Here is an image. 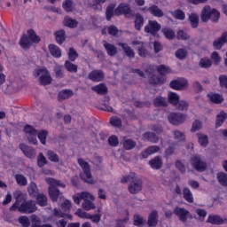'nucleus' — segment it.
<instances>
[{"label":"nucleus","instance_id":"nucleus-8","mask_svg":"<svg viewBox=\"0 0 227 227\" xmlns=\"http://www.w3.org/2000/svg\"><path fill=\"white\" fill-rule=\"evenodd\" d=\"M36 75H41L39 77V82L43 86H47L52 82V77L49 74V71L46 68L38 69L36 71Z\"/></svg>","mask_w":227,"mask_h":227},{"label":"nucleus","instance_id":"nucleus-15","mask_svg":"<svg viewBox=\"0 0 227 227\" xmlns=\"http://www.w3.org/2000/svg\"><path fill=\"white\" fill-rule=\"evenodd\" d=\"M20 149L21 150V152H23L24 155H26V157H27L28 159H35V157H36V151L29 145L20 144Z\"/></svg>","mask_w":227,"mask_h":227},{"label":"nucleus","instance_id":"nucleus-30","mask_svg":"<svg viewBox=\"0 0 227 227\" xmlns=\"http://www.w3.org/2000/svg\"><path fill=\"white\" fill-rule=\"evenodd\" d=\"M47 155H48V159H49V160H51V162H59V165L63 166V160H59V156L58 155V153H54L51 150H48Z\"/></svg>","mask_w":227,"mask_h":227},{"label":"nucleus","instance_id":"nucleus-26","mask_svg":"<svg viewBox=\"0 0 227 227\" xmlns=\"http://www.w3.org/2000/svg\"><path fill=\"white\" fill-rule=\"evenodd\" d=\"M91 90L98 93V95H107V86H106L104 83H99L98 85L93 86Z\"/></svg>","mask_w":227,"mask_h":227},{"label":"nucleus","instance_id":"nucleus-11","mask_svg":"<svg viewBox=\"0 0 227 227\" xmlns=\"http://www.w3.org/2000/svg\"><path fill=\"white\" fill-rule=\"evenodd\" d=\"M143 189V180L141 178H134L129 185V192L130 194H137Z\"/></svg>","mask_w":227,"mask_h":227},{"label":"nucleus","instance_id":"nucleus-61","mask_svg":"<svg viewBox=\"0 0 227 227\" xmlns=\"http://www.w3.org/2000/svg\"><path fill=\"white\" fill-rule=\"evenodd\" d=\"M65 67L67 68V70H68V72H77V65H74L68 60L66 61Z\"/></svg>","mask_w":227,"mask_h":227},{"label":"nucleus","instance_id":"nucleus-24","mask_svg":"<svg viewBox=\"0 0 227 227\" xmlns=\"http://www.w3.org/2000/svg\"><path fill=\"white\" fill-rule=\"evenodd\" d=\"M135 29L137 31H141V27H143V26L145 25V18L143 17V15H141V13H137L135 16Z\"/></svg>","mask_w":227,"mask_h":227},{"label":"nucleus","instance_id":"nucleus-45","mask_svg":"<svg viewBox=\"0 0 227 227\" xmlns=\"http://www.w3.org/2000/svg\"><path fill=\"white\" fill-rule=\"evenodd\" d=\"M189 20L191 22L192 27H193V29H196V27H198V26L200 24V17H198V14L192 13L189 16Z\"/></svg>","mask_w":227,"mask_h":227},{"label":"nucleus","instance_id":"nucleus-43","mask_svg":"<svg viewBox=\"0 0 227 227\" xmlns=\"http://www.w3.org/2000/svg\"><path fill=\"white\" fill-rule=\"evenodd\" d=\"M106 3V0H93L92 3L89 4V8H92V10H102V4Z\"/></svg>","mask_w":227,"mask_h":227},{"label":"nucleus","instance_id":"nucleus-46","mask_svg":"<svg viewBox=\"0 0 227 227\" xmlns=\"http://www.w3.org/2000/svg\"><path fill=\"white\" fill-rule=\"evenodd\" d=\"M168 102L173 106H178V103L180 102V96L175 92H169Z\"/></svg>","mask_w":227,"mask_h":227},{"label":"nucleus","instance_id":"nucleus-34","mask_svg":"<svg viewBox=\"0 0 227 227\" xmlns=\"http://www.w3.org/2000/svg\"><path fill=\"white\" fill-rule=\"evenodd\" d=\"M23 132H25L26 134V137H29V136H38V130H36L35 129H34L33 126L27 124L24 129H23Z\"/></svg>","mask_w":227,"mask_h":227},{"label":"nucleus","instance_id":"nucleus-47","mask_svg":"<svg viewBox=\"0 0 227 227\" xmlns=\"http://www.w3.org/2000/svg\"><path fill=\"white\" fill-rule=\"evenodd\" d=\"M63 10L67 12V13H70V12H74V1L72 0H65L62 4Z\"/></svg>","mask_w":227,"mask_h":227},{"label":"nucleus","instance_id":"nucleus-2","mask_svg":"<svg viewBox=\"0 0 227 227\" xmlns=\"http://www.w3.org/2000/svg\"><path fill=\"white\" fill-rule=\"evenodd\" d=\"M219 19H221V12L215 8H211L209 5H206L203 7L200 13V20L202 22H211L217 23L219 22Z\"/></svg>","mask_w":227,"mask_h":227},{"label":"nucleus","instance_id":"nucleus-54","mask_svg":"<svg viewBox=\"0 0 227 227\" xmlns=\"http://www.w3.org/2000/svg\"><path fill=\"white\" fill-rule=\"evenodd\" d=\"M30 221L32 223L31 227H42V219H40L38 215H32L30 216Z\"/></svg>","mask_w":227,"mask_h":227},{"label":"nucleus","instance_id":"nucleus-28","mask_svg":"<svg viewBox=\"0 0 227 227\" xmlns=\"http://www.w3.org/2000/svg\"><path fill=\"white\" fill-rule=\"evenodd\" d=\"M55 38H56L57 43L61 45L67 40V33L63 29L57 31L55 32Z\"/></svg>","mask_w":227,"mask_h":227},{"label":"nucleus","instance_id":"nucleus-60","mask_svg":"<svg viewBox=\"0 0 227 227\" xmlns=\"http://www.w3.org/2000/svg\"><path fill=\"white\" fill-rule=\"evenodd\" d=\"M187 56V51L185 49H178L176 51V58H177V59H185Z\"/></svg>","mask_w":227,"mask_h":227},{"label":"nucleus","instance_id":"nucleus-32","mask_svg":"<svg viewBox=\"0 0 227 227\" xmlns=\"http://www.w3.org/2000/svg\"><path fill=\"white\" fill-rule=\"evenodd\" d=\"M64 25L67 27H70V29H74V27H77V26H79V22L77 21V20H74L70 17H66Z\"/></svg>","mask_w":227,"mask_h":227},{"label":"nucleus","instance_id":"nucleus-29","mask_svg":"<svg viewBox=\"0 0 227 227\" xmlns=\"http://www.w3.org/2000/svg\"><path fill=\"white\" fill-rule=\"evenodd\" d=\"M216 180L222 187H227V174L224 172H219L216 174Z\"/></svg>","mask_w":227,"mask_h":227},{"label":"nucleus","instance_id":"nucleus-31","mask_svg":"<svg viewBox=\"0 0 227 227\" xmlns=\"http://www.w3.org/2000/svg\"><path fill=\"white\" fill-rule=\"evenodd\" d=\"M47 136H49V131L45 129L37 130V137L43 145H47Z\"/></svg>","mask_w":227,"mask_h":227},{"label":"nucleus","instance_id":"nucleus-1","mask_svg":"<svg viewBox=\"0 0 227 227\" xmlns=\"http://www.w3.org/2000/svg\"><path fill=\"white\" fill-rule=\"evenodd\" d=\"M46 182L50 185L48 189V192L51 201H58V198H62L63 196V193L59 192V189H58V187L65 188L67 187V185L61 183V181L56 180L52 177L46 178Z\"/></svg>","mask_w":227,"mask_h":227},{"label":"nucleus","instance_id":"nucleus-22","mask_svg":"<svg viewBox=\"0 0 227 227\" xmlns=\"http://www.w3.org/2000/svg\"><path fill=\"white\" fill-rule=\"evenodd\" d=\"M209 224H224V220L218 215H209L207 220Z\"/></svg>","mask_w":227,"mask_h":227},{"label":"nucleus","instance_id":"nucleus-33","mask_svg":"<svg viewBox=\"0 0 227 227\" xmlns=\"http://www.w3.org/2000/svg\"><path fill=\"white\" fill-rule=\"evenodd\" d=\"M153 105L156 107H168V100L160 96L153 99Z\"/></svg>","mask_w":227,"mask_h":227},{"label":"nucleus","instance_id":"nucleus-56","mask_svg":"<svg viewBox=\"0 0 227 227\" xmlns=\"http://www.w3.org/2000/svg\"><path fill=\"white\" fill-rule=\"evenodd\" d=\"M199 67L200 68H210L212 67V60L207 58L201 59L199 62Z\"/></svg>","mask_w":227,"mask_h":227},{"label":"nucleus","instance_id":"nucleus-59","mask_svg":"<svg viewBox=\"0 0 227 227\" xmlns=\"http://www.w3.org/2000/svg\"><path fill=\"white\" fill-rule=\"evenodd\" d=\"M198 137L200 146H203V148L208 146V137L207 135H199Z\"/></svg>","mask_w":227,"mask_h":227},{"label":"nucleus","instance_id":"nucleus-16","mask_svg":"<svg viewBox=\"0 0 227 227\" xmlns=\"http://www.w3.org/2000/svg\"><path fill=\"white\" fill-rule=\"evenodd\" d=\"M147 12L153 15V17H156L157 19H162L164 17V11L160 9L156 4H152L148 7Z\"/></svg>","mask_w":227,"mask_h":227},{"label":"nucleus","instance_id":"nucleus-64","mask_svg":"<svg viewBox=\"0 0 227 227\" xmlns=\"http://www.w3.org/2000/svg\"><path fill=\"white\" fill-rule=\"evenodd\" d=\"M221 88H225L227 90V75H220L218 78Z\"/></svg>","mask_w":227,"mask_h":227},{"label":"nucleus","instance_id":"nucleus-62","mask_svg":"<svg viewBox=\"0 0 227 227\" xmlns=\"http://www.w3.org/2000/svg\"><path fill=\"white\" fill-rule=\"evenodd\" d=\"M178 40H190L191 35H187L184 30H179L176 35Z\"/></svg>","mask_w":227,"mask_h":227},{"label":"nucleus","instance_id":"nucleus-49","mask_svg":"<svg viewBox=\"0 0 227 227\" xmlns=\"http://www.w3.org/2000/svg\"><path fill=\"white\" fill-rule=\"evenodd\" d=\"M170 13L173 15V17H175V19H177V20H185V12H184V11L181 9H177Z\"/></svg>","mask_w":227,"mask_h":227},{"label":"nucleus","instance_id":"nucleus-10","mask_svg":"<svg viewBox=\"0 0 227 227\" xmlns=\"http://www.w3.org/2000/svg\"><path fill=\"white\" fill-rule=\"evenodd\" d=\"M191 162L196 171L203 173V171L207 169V164L205 161L201 160V156H192Z\"/></svg>","mask_w":227,"mask_h":227},{"label":"nucleus","instance_id":"nucleus-6","mask_svg":"<svg viewBox=\"0 0 227 227\" xmlns=\"http://www.w3.org/2000/svg\"><path fill=\"white\" fill-rule=\"evenodd\" d=\"M162 27L156 20H149L148 24L145 27V33L152 35V36L159 37V32Z\"/></svg>","mask_w":227,"mask_h":227},{"label":"nucleus","instance_id":"nucleus-53","mask_svg":"<svg viewBox=\"0 0 227 227\" xmlns=\"http://www.w3.org/2000/svg\"><path fill=\"white\" fill-rule=\"evenodd\" d=\"M27 191L30 196H38V186H36V184L31 183L28 187Z\"/></svg>","mask_w":227,"mask_h":227},{"label":"nucleus","instance_id":"nucleus-41","mask_svg":"<svg viewBox=\"0 0 227 227\" xmlns=\"http://www.w3.org/2000/svg\"><path fill=\"white\" fill-rule=\"evenodd\" d=\"M49 51L53 58H61V50L59 49V47L54 44H50Z\"/></svg>","mask_w":227,"mask_h":227},{"label":"nucleus","instance_id":"nucleus-44","mask_svg":"<svg viewBox=\"0 0 227 227\" xmlns=\"http://www.w3.org/2000/svg\"><path fill=\"white\" fill-rule=\"evenodd\" d=\"M161 33L164 35L167 40H174V38L176 36L175 31L171 28H162Z\"/></svg>","mask_w":227,"mask_h":227},{"label":"nucleus","instance_id":"nucleus-42","mask_svg":"<svg viewBox=\"0 0 227 227\" xmlns=\"http://www.w3.org/2000/svg\"><path fill=\"white\" fill-rule=\"evenodd\" d=\"M114 8H115L114 4H110L106 7V20H111V19H113V17L116 15V13H114V11H115Z\"/></svg>","mask_w":227,"mask_h":227},{"label":"nucleus","instance_id":"nucleus-50","mask_svg":"<svg viewBox=\"0 0 227 227\" xmlns=\"http://www.w3.org/2000/svg\"><path fill=\"white\" fill-rule=\"evenodd\" d=\"M133 224L137 227L145 226V219L139 215H134Z\"/></svg>","mask_w":227,"mask_h":227},{"label":"nucleus","instance_id":"nucleus-36","mask_svg":"<svg viewBox=\"0 0 227 227\" xmlns=\"http://www.w3.org/2000/svg\"><path fill=\"white\" fill-rule=\"evenodd\" d=\"M136 141L130 138L122 140V145L124 150H134V148H136Z\"/></svg>","mask_w":227,"mask_h":227},{"label":"nucleus","instance_id":"nucleus-51","mask_svg":"<svg viewBox=\"0 0 227 227\" xmlns=\"http://www.w3.org/2000/svg\"><path fill=\"white\" fill-rule=\"evenodd\" d=\"M74 95V91L70 90H65L59 93V100H67V98H70Z\"/></svg>","mask_w":227,"mask_h":227},{"label":"nucleus","instance_id":"nucleus-4","mask_svg":"<svg viewBox=\"0 0 227 227\" xmlns=\"http://www.w3.org/2000/svg\"><path fill=\"white\" fill-rule=\"evenodd\" d=\"M79 197L81 200H83V203L82 204V208L83 210H91L95 209V204L91 201H95V196L88 192H82L79 193Z\"/></svg>","mask_w":227,"mask_h":227},{"label":"nucleus","instance_id":"nucleus-48","mask_svg":"<svg viewBox=\"0 0 227 227\" xmlns=\"http://www.w3.org/2000/svg\"><path fill=\"white\" fill-rule=\"evenodd\" d=\"M36 203L40 205V207H47V196L43 193H38L36 195Z\"/></svg>","mask_w":227,"mask_h":227},{"label":"nucleus","instance_id":"nucleus-20","mask_svg":"<svg viewBox=\"0 0 227 227\" xmlns=\"http://www.w3.org/2000/svg\"><path fill=\"white\" fill-rule=\"evenodd\" d=\"M158 223H159V215L157 211H153L148 216L147 225L149 227H155L157 226Z\"/></svg>","mask_w":227,"mask_h":227},{"label":"nucleus","instance_id":"nucleus-27","mask_svg":"<svg viewBox=\"0 0 227 227\" xmlns=\"http://www.w3.org/2000/svg\"><path fill=\"white\" fill-rule=\"evenodd\" d=\"M227 120V114L224 111H221L219 114L216 115L215 128L221 127L224 121Z\"/></svg>","mask_w":227,"mask_h":227},{"label":"nucleus","instance_id":"nucleus-21","mask_svg":"<svg viewBox=\"0 0 227 227\" xmlns=\"http://www.w3.org/2000/svg\"><path fill=\"white\" fill-rule=\"evenodd\" d=\"M143 137L144 139H145V141H149V143H153L154 145L159 143V136L152 131H147L144 133Z\"/></svg>","mask_w":227,"mask_h":227},{"label":"nucleus","instance_id":"nucleus-58","mask_svg":"<svg viewBox=\"0 0 227 227\" xmlns=\"http://www.w3.org/2000/svg\"><path fill=\"white\" fill-rule=\"evenodd\" d=\"M18 221L22 227L31 226V219H29L27 216H20Z\"/></svg>","mask_w":227,"mask_h":227},{"label":"nucleus","instance_id":"nucleus-9","mask_svg":"<svg viewBox=\"0 0 227 227\" xmlns=\"http://www.w3.org/2000/svg\"><path fill=\"white\" fill-rule=\"evenodd\" d=\"M169 86L170 88H172V90H176L177 91H184V90H187L189 82H187V80L181 78L171 81Z\"/></svg>","mask_w":227,"mask_h":227},{"label":"nucleus","instance_id":"nucleus-3","mask_svg":"<svg viewBox=\"0 0 227 227\" xmlns=\"http://www.w3.org/2000/svg\"><path fill=\"white\" fill-rule=\"evenodd\" d=\"M78 164L81 166V168L83 170V174H81L80 176L82 180L86 184H95V181L93 180L91 176L90 164L84 161V160H82V158L78 159Z\"/></svg>","mask_w":227,"mask_h":227},{"label":"nucleus","instance_id":"nucleus-5","mask_svg":"<svg viewBox=\"0 0 227 227\" xmlns=\"http://www.w3.org/2000/svg\"><path fill=\"white\" fill-rule=\"evenodd\" d=\"M114 13L116 16L124 15L126 19H132L134 17V11H132L129 4H120L114 10Z\"/></svg>","mask_w":227,"mask_h":227},{"label":"nucleus","instance_id":"nucleus-55","mask_svg":"<svg viewBox=\"0 0 227 227\" xmlns=\"http://www.w3.org/2000/svg\"><path fill=\"white\" fill-rule=\"evenodd\" d=\"M47 158L43 155V153H40L37 156V166L38 168H43L45 164H48Z\"/></svg>","mask_w":227,"mask_h":227},{"label":"nucleus","instance_id":"nucleus-14","mask_svg":"<svg viewBox=\"0 0 227 227\" xmlns=\"http://www.w3.org/2000/svg\"><path fill=\"white\" fill-rule=\"evenodd\" d=\"M225 43H227V31L223 32L220 37L213 42V47L215 51H221Z\"/></svg>","mask_w":227,"mask_h":227},{"label":"nucleus","instance_id":"nucleus-17","mask_svg":"<svg viewBox=\"0 0 227 227\" xmlns=\"http://www.w3.org/2000/svg\"><path fill=\"white\" fill-rule=\"evenodd\" d=\"M174 214L177 215L181 223H187V215H189V211L184 207H176Z\"/></svg>","mask_w":227,"mask_h":227},{"label":"nucleus","instance_id":"nucleus-35","mask_svg":"<svg viewBox=\"0 0 227 227\" xmlns=\"http://www.w3.org/2000/svg\"><path fill=\"white\" fill-rule=\"evenodd\" d=\"M20 45L22 49H29L31 47V40L27 35H23L20 41Z\"/></svg>","mask_w":227,"mask_h":227},{"label":"nucleus","instance_id":"nucleus-18","mask_svg":"<svg viewBox=\"0 0 227 227\" xmlns=\"http://www.w3.org/2000/svg\"><path fill=\"white\" fill-rule=\"evenodd\" d=\"M89 79L94 82H100L104 80V72L102 70H94L89 74Z\"/></svg>","mask_w":227,"mask_h":227},{"label":"nucleus","instance_id":"nucleus-52","mask_svg":"<svg viewBox=\"0 0 227 227\" xmlns=\"http://www.w3.org/2000/svg\"><path fill=\"white\" fill-rule=\"evenodd\" d=\"M209 98L214 104H223L224 102V98L221 94H211Z\"/></svg>","mask_w":227,"mask_h":227},{"label":"nucleus","instance_id":"nucleus-7","mask_svg":"<svg viewBox=\"0 0 227 227\" xmlns=\"http://www.w3.org/2000/svg\"><path fill=\"white\" fill-rule=\"evenodd\" d=\"M18 210L21 214H33V212H36V202L35 200L24 201L18 207Z\"/></svg>","mask_w":227,"mask_h":227},{"label":"nucleus","instance_id":"nucleus-23","mask_svg":"<svg viewBox=\"0 0 227 227\" xmlns=\"http://www.w3.org/2000/svg\"><path fill=\"white\" fill-rule=\"evenodd\" d=\"M104 47L108 54V56H116L118 54V49L114 44H111L106 41H103Z\"/></svg>","mask_w":227,"mask_h":227},{"label":"nucleus","instance_id":"nucleus-13","mask_svg":"<svg viewBox=\"0 0 227 227\" xmlns=\"http://www.w3.org/2000/svg\"><path fill=\"white\" fill-rule=\"evenodd\" d=\"M117 45L121 48L125 56H127L129 59H134V58H136V52L127 43H118Z\"/></svg>","mask_w":227,"mask_h":227},{"label":"nucleus","instance_id":"nucleus-39","mask_svg":"<svg viewBox=\"0 0 227 227\" xmlns=\"http://www.w3.org/2000/svg\"><path fill=\"white\" fill-rule=\"evenodd\" d=\"M174 139L178 143H185V134L178 129L173 131Z\"/></svg>","mask_w":227,"mask_h":227},{"label":"nucleus","instance_id":"nucleus-25","mask_svg":"<svg viewBox=\"0 0 227 227\" xmlns=\"http://www.w3.org/2000/svg\"><path fill=\"white\" fill-rule=\"evenodd\" d=\"M160 150V147L157 145L150 146L149 148L145 149L144 152H142V157L143 159H148L150 155L153 153H157Z\"/></svg>","mask_w":227,"mask_h":227},{"label":"nucleus","instance_id":"nucleus-38","mask_svg":"<svg viewBox=\"0 0 227 227\" xmlns=\"http://www.w3.org/2000/svg\"><path fill=\"white\" fill-rule=\"evenodd\" d=\"M27 36L30 40V42H32V43H40V36H38L36 35V32H35L33 29H28L27 30Z\"/></svg>","mask_w":227,"mask_h":227},{"label":"nucleus","instance_id":"nucleus-19","mask_svg":"<svg viewBox=\"0 0 227 227\" xmlns=\"http://www.w3.org/2000/svg\"><path fill=\"white\" fill-rule=\"evenodd\" d=\"M13 197L15 198L16 201L15 203L10 207L11 212H15L19 207H20V203H22V200H24V197H22V192H16L13 193Z\"/></svg>","mask_w":227,"mask_h":227},{"label":"nucleus","instance_id":"nucleus-63","mask_svg":"<svg viewBox=\"0 0 227 227\" xmlns=\"http://www.w3.org/2000/svg\"><path fill=\"white\" fill-rule=\"evenodd\" d=\"M176 106L178 111H187L189 109V103L187 101H179Z\"/></svg>","mask_w":227,"mask_h":227},{"label":"nucleus","instance_id":"nucleus-57","mask_svg":"<svg viewBox=\"0 0 227 227\" xmlns=\"http://www.w3.org/2000/svg\"><path fill=\"white\" fill-rule=\"evenodd\" d=\"M15 178L18 185H21L22 187L27 185V179L26 178V176L18 174L15 176Z\"/></svg>","mask_w":227,"mask_h":227},{"label":"nucleus","instance_id":"nucleus-12","mask_svg":"<svg viewBox=\"0 0 227 227\" xmlns=\"http://www.w3.org/2000/svg\"><path fill=\"white\" fill-rule=\"evenodd\" d=\"M168 121L172 123V125H180V123H184L185 121V114H170L168 115Z\"/></svg>","mask_w":227,"mask_h":227},{"label":"nucleus","instance_id":"nucleus-37","mask_svg":"<svg viewBox=\"0 0 227 227\" xmlns=\"http://www.w3.org/2000/svg\"><path fill=\"white\" fill-rule=\"evenodd\" d=\"M149 164L153 169H160L162 168V160L158 156L149 161Z\"/></svg>","mask_w":227,"mask_h":227},{"label":"nucleus","instance_id":"nucleus-40","mask_svg":"<svg viewBox=\"0 0 227 227\" xmlns=\"http://www.w3.org/2000/svg\"><path fill=\"white\" fill-rule=\"evenodd\" d=\"M183 198L188 203H194V198L192 197V192H191V190H189V188L183 189Z\"/></svg>","mask_w":227,"mask_h":227}]
</instances>
